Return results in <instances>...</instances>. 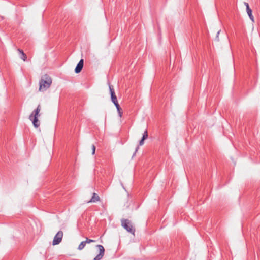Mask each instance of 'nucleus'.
Instances as JSON below:
<instances>
[{
	"label": "nucleus",
	"instance_id": "1",
	"mask_svg": "<svg viewBox=\"0 0 260 260\" xmlns=\"http://www.w3.org/2000/svg\"><path fill=\"white\" fill-rule=\"evenodd\" d=\"M52 83V79L48 75L43 76L39 81V91H44L50 87Z\"/></svg>",
	"mask_w": 260,
	"mask_h": 260
},
{
	"label": "nucleus",
	"instance_id": "2",
	"mask_svg": "<svg viewBox=\"0 0 260 260\" xmlns=\"http://www.w3.org/2000/svg\"><path fill=\"white\" fill-rule=\"evenodd\" d=\"M41 110L40 105H39L37 108L34 110L32 113L29 115V119L33 123L34 126L36 128H38L40 125L38 120V117L40 116L39 112Z\"/></svg>",
	"mask_w": 260,
	"mask_h": 260
},
{
	"label": "nucleus",
	"instance_id": "3",
	"mask_svg": "<svg viewBox=\"0 0 260 260\" xmlns=\"http://www.w3.org/2000/svg\"><path fill=\"white\" fill-rule=\"evenodd\" d=\"M121 225L128 232L132 234H134L135 232V228L131 223V221L128 219H122L121 220Z\"/></svg>",
	"mask_w": 260,
	"mask_h": 260
},
{
	"label": "nucleus",
	"instance_id": "4",
	"mask_svg": "<svg viewBox=\"0 0 260 260\" xmlns=\"http://www.w3.org/2000/svg\"><path fill=\"white\" fill-rule=\"evenodd\" d=\"M63 237V232L61 231H58L55 235L52 244L53 245H57L60 243Z\"/></svg>",
	"mask_w": 260,
	"mask_h": 260
},
{
	"label": "nucleus",
	"instance_id": "5",
	"mask_svg": "<svg viewBox=\"0 0 260 260\" xmlns=\"http://www.w3.org/2000/svg\"><path fill=\"white\" fill-rule=\"evenodd\" d=\"M96 247L99 250V254L94 257V260H101L104 255L105 249L101 245H98Z\"/></svg>",
	"mask_w": 260,
	"mask_h": 260
},
{
	"label": "nucleus",
	"instance_id": "6",
	"mask_svg": "<svg viewBox=\"0 0 260 260\" xmlns=\"http://www.w3.org/2000/svg\"><path fill=\"white\" fill-rule=\"evenodd\" d=\"M109 87L111 94V101H112L113 103H115L116 102H117V98L115 94L113 86L112 85H109Z\"/></svg>",
	"mask_w": 260,
	"mask_h": 260
},
{
	"label": "nucleus",
	"instance_id": "7",
	"mask_svg": "<svg viewBox=\"0 0 260 260\" xmlns=\"http://www.w3.org/2000/svg\"><path fill=\"white\" fill-rule=\"evenodd\" d=\"M83 65H84V60L83 59H81L79 61V62H78L77 65L76 66L75 69V72L76 73H80L81 71V70L83 67Z\"/></svg>",
	"mask_w": 260,
	"mask_h": 260
},
{
	"label": "nucleus",
	"instance_id": "8",
	"mask_svg": "<svg viewBox=\"0 0 260 260\" xmlns=\"http://www.w3.org/2000/svg\"><path fill=\"white\" fill-rule=\"evenodd\" d=\"M100 201V198L98 194L96 193H93L91 199L90 201H88L87 203H95L96 202Z\"/></svg>",
	"mask_w": 260,
	"mask_h": 260
},
{
	"label": "nucleus",
	"instance_id": "9",
	"mask_svg": "<svg viewBox=\"0 0 260 260\" xmlns=\"http://www.w3.org/2000/svg\"><path fill=\"white\" fill-rule=\"evenodd\" d=\"M246 11H247V14L248 15L250 20L252 22H254V17H253V16L252 15V10L250 8L249 6L247 7Z\"/></svg>",
	"mask_w": 260,
	"mask_h": 260
},
{
	"label": "nucleus",
	"instance_id": "10",
	"mask_svg": "<svg viewBox=\"0 0 260 260\" xmlns=\"http://www.w3.org/2000/svg\"><path fill=\"white\" fill-rule=\"evenodd\" d=\"M17 50L19 52V53L21 54V56H20L21 59H22L24 61H26V59H27V56L24 53L23 51L20 49H18Z\"/></svg>",
	"mask_w": 260,
	"mask_h": 260
},
{
	"label": "nucleus",
	"instance_id": "11",
	"mask_svg": "<svg viewBox=\"0 0 260 260\" xmlns=\"http://www.w3.org/2000/svg\"><path fill=\"white\" fill-rule=\"evenodd\" d=\"M86 241H82L79 245L78 247V249L79 250H82L84 247L85 246H86Z\"/></svg>",
	"mask_w": 260,
	"mask_h": 260
},
{
	"label": "nucleus",
	"instance_id": "12",
	"mask_svg": "<svg viewBox=\"0 0 260 260\" xmlns=\"http://www.w3.org/2000/svg\"><path fill=\"white\" fill-rule=\"evenodd\" d=\"M148 132L147 130L146 129L143 134L142 138H143V139H146L148 138Z\"/></svg>",
	"mask_w": 260,
	"mask_h": 260
},
{
	"label": "nucleus",
	"instance_id": "13",
	"mask_svg": "<svg viewBox=\"0 0 260 260\" xmlns=\"http://www.w3.org/2000/svg\"><path fill=\"white\" fill-rule=\"evenodd\" d=\"M117 110L118 111V115H119V117H121L122 116V114H123V112H122V109L120 107V108L117 109Z\"/></svg>",
	"mask_w": 260,
	"mask_h": 260
},
{
	"label": "nucleus",
	"instance_id": "14",
	"mask_svg": "<svg viewBox=\"0 0 260 260\" xmlns=\"http://www.w3.org/2000/svg\"><path fill=\"white\" fill-rule=\"evenodd\" d=\"M86 241V243H92V242H95V240H92V239H89L88 238H86V241Z\"/></svg>",
	"mask_w": 260,
	"mask_h": 260
},
{
	"label": "nucleus",
	"instance_id": "15",
	"mask_svg": "<svg viewBox=\"0 0 260 260\" xmlns=\"http://www.w3.org/2000/svg\"><path fill=\"white\" fill-rule=\"evenodd\" d=\"M95 146L94 145H92V154L93 155L95 154Z\"/></svg>",
	"mask_w": 260,
	"mask_h": 260
},
{
	"label": "nucleus",
	"instance_id": "16",
	"mask_svg": "<svg viewBox=\"0 0 260 260\" xmlns=\"http://www.w3.org/2000/svg\"><path fill=\"white\" fill-rule=\"evenodd\" d=\"M113 104H114L115 105V106H116V109H118V108H120V105H119L118 101H117V102H116L115 103H113Z\"/></svg>",
	"mask_w": 260,
	"mask_h": 260
},
{
	"label": "nucleus",
	"instance_id": "17",
	"mask_svg": "<svg viewBox=\"0 0 260 260\" xmlns=\"http://www.w3.org/2000/svg\"><path fill=\"white\" fill-rule=\"evenodd\" d=\"M145 139H143V138H142L141 140L139 141V145L141 146L144 144V141Z\"/></svg>",
	"mask_w": 260,
	"mask_h": 260
},
{
	"label": "nucleus",
	"instance_id": "18",
	"mask_svg": "<svg viewBox=\"0 0 260 260\" xmlns=\"http://www.w3.org/2000/svg\"><path fill=\"white\" fill-rule=\"evenodd\" d=\"M139 146H137V147H136V150H135V152L134 154H133V156H134V155H135V154H136V153L137 152V151H138V150L139 149Z\"/></svg>",
	"mask_w": 260,
	"mask_h": 260
},
{
	"label": "nucleus",
	"instance_id": "19",
	"mask_svg": "<svg viewBox=\"0 0 260 260\" xmlns=\"http://www.w3.org/2000/svg\"><path fill=\"white\" fill-rule=\"evenodd\" d=\"M244 5H245V6H246V9L247 8V7H248V6H249V4H248L247 2H244Z\"/></svg>",
	"mask_w": 260,
	"mask_h": 260
}]
</instances>
